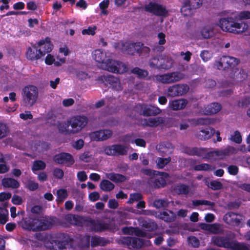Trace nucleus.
I'll return each instance as SVG.
<instances>
[{"label": "nucleus", "instance_id": "58836bf2", "mask_svg": "<svg viewBox=\"0 0 250 250\" xmlns=\"http://www.w3.org/2000/svg\"><path fill=\"white\" fill-rule=\"evenodd\" d=\"M100 187L104 191H110L114 188L115 186L108 180H103L100 183Z\"/></svg>", "mask_w": 250, "mask_h": 250}, {"label": "nucleus", "instance_id": "4468645a", "mask_svg": "<svg viewBox=\"0 0 250 250\" xmlns=\"http://www.w3.org/2000/svg\"><path fill=\"white\" fill-rule=\"evenodd\" d=\"M168 174L167 173H160L154 174L149 180V183L154 188H159L166 185V179L167 178Z\"/></svg>", "mask_w": 250, "mask_h": 250}, {"label": "nucleus", "instance_id": "4c0bfd02", "mask_svg": "<svg viewBox=\"0 0 250 250\" xmlns=\"http://www.w3.org/2000/svg\"><path fill=\"white\" fill-rule=\"evenodd\" d=\"M161 55L151 57L148 61V65L153 69H160Z\"/></svg>", "mask_w": 250, "mask_h": 250}, {"label": "nucleus", "instance_id": "f3484780", "mask_svg": "<svg viewBox=\"0 0 250 250\" xmlns=\"http://www.w3.org/2000/svg\"><path fill=\"white\" fill-rule=\"evenodd\" d=\"M145 10L157 16H164L167 13V11L165 7L155 3L150 2L146 5Z\"/></svg>", "mask_w": 250, "mask_h": 250}, {"label": "nucleus", "instance_id": "774afa93", "mask_svg": "<svg viewBox=\"0 0 250 250\" xmlns=\"http://www.w3.org/2000/svg\"><path fill=\"white\" fill-rule=\"evenodd\" d=\"M91 155L89 152H85L80 156L81 160L84 162H88L90 161Z\"/></svg>", "mask_w": 250, "mask_h": 250}, {"label": "nucleus", "instance_id": "c03bdc74", "mask_svg": "<svg viewBox=\"0 0 250 250\" xmlns=\"http://www.w3.org/2000/svg\"><path fill=\"white\" fill-rule=\"evenodd\" d=\"M202 36L205 39L212 37L214 35L213 28L212 26H206L201 31Z\"/></svg>", "mask_w": 250, "mask_h": 250}, {"label": "nucleus", "instance_id": "412c9836", "mask_svg": "<svg viewBox=\"0 0 250 250\" xmlns=\"http://www.w3.org/2000/svg\"><path fill=\"white\" fill-rule=\"evenodd\" d=\"M53 45L48 41V39L45 41H40L37 47H38L39 52L42 57L44 56L46 53L51 51Z\"/></svg>", "mask_w": 250, "mask_h": 250}, {"label": "nucleus", "instance_id": "9b49d317", "mask_svg": "<svg viewBox=\"0 0 250 250\" xmlns=\"http://www.w3.org/2000/svg\"><path fill=\"white\" fill-rule=\"evenodd\" d=\"M236 152L237 150L234 147L228 146L223 149H218L215 151H210L208 153V156L209 158L221 159L226 156L236 153Z\"/></svg>", "mask_w": 250, "mask_h": 250}, {"label": "nucleus", "instance_id": "3c124183", "mask_svg": "<svg viewBox=\"0 0 250 250\" xmlns=\"http://www.w3.org/2000/svg\"><path fill=\"white\" fill-rule=\"evenodd\" d=\"M209 232L213 234H222L223 233V229L219 224H211Z\"/></svg>", "mask_w": 250, "mask_h": 250}, {"label": "nucleus", "instance_id": "393cba45", "mask_svg": "<svg viewBox=\"0 0 250 250\" xmlns=\"http://www.w3.org/2000/svg\"><path fill=\"white\" fill-rule=\"evenodd\" d=\"M166 118L162 117H157L155 118H150L147 120H145L144 125L150 127H156L158 125L165 124Z\"/></svg>", "mask_w": 250, "mask_h": 250}, {"label": "nucleus", "instance_id": "c9c22d12", "mask_svg": "<svg viewBox=\"0 0 250 250\" xmlns=\"http://www.w3.org/2000/svg\"><path fill=\"white\" fill-rule=\"evenodd\" d=\"M141 225L148 231H153L157 229V225L151 220H142L140 221Z\"/></svg>", "mask_w": 250, "mask_h": 250}, {"label": "nucleus", "instance_id": "bf43d9fd", "mask_svg": "<svg viewBox=\"0 0 250 250\" xmlns=\"http://www.w3.org/2000/svg\"><path fill=\"white\" fill-rule=\"evenodd\" d=\"M239 106L246 107L250 104V97H245L242 98L238 102Z\"/></svg>", "mask_w": 250, "mask_h": 250}, {"label": "nucleus", "instance_id": "dca6fc26", "mask_svg": "<svg viewBox=\"0 0 250 250\" xmlns=\"http://www.w3.org/2000/svg\"><path fill=\"white\" fill-rule=\"evenodd\" d=\"M98 80L101 81L105 80L112 88L116 91H122L123 89L121 81L118 78L113 75H110L107 76H101L99 77Z\"/></svg>", "mask_w": 250, "mask_h": 250}, {"label": "nucleus", "instance_id": "de8ad7c7", "mask_svg": "<svg viewBox=\"0 0 250 250\" xmlns=\"http://www.w3.org/2000/svg\"><path fill=\"white\" fill-rule=\"evenodd\" d=\"M170 161L171 158L170 157L166 158H158L156 160V164L158 168H163Z\"/></svg>", "mask_w": 250, "mask_h": 250}, {"label": "nucleus", "instance_id": "cd10ccee", "mask_svg": "<svg viewBox=\"0 0 250 250\" xmlns=\"http://www.w3.org/2000/svg\"><path fill=\"white\" fill-rule=\"evenodd\" d=\"M26 56L28 59L31 60H38L42 57L36 45H33L32 47L28 48Z\"/></svg>", "mask_w": 250, "mask_h": 250}, {"label": "nucleus", "instance_id": "4be33fe9", "mask_svg": "<svg viewBox=\"0 0 250 250\" xmlns=\"http://www.w3.org/2000/svg\"><path fill=\"white\" fill-rule=\"evenodd\" d=\"M188 103V101L184 99L174 100L169 102L168 107L174 111L182 110L186 107Z\"/></svg>", "mask_w": 250, "mask_h": 250}, {"label": "nucleus", "instance_id": "680f3d73", "mask_svg": "<svg viewBox=\"0 0 250 250\" xmlns=\"http://www.w3.org/2000/svg\"><path fill=\"white\" fill-rule=\"evenodd\" d=\"M231 140L236 143L240 144L242 142V137L238 131H235L234 134L231 136Z\"/></svg>", "mask_w": 250, "mask_h": 250}, {"label": "nucleus", "instance_id": "09e8293b", "mask_svg": "<svg viewBox=\"0 0 250 250\" xmlns=\"http://www.w3.org/2000/svg\"><path fill=\"white\" fill-rule=\"evenodd\" d=\"M215 121L213 118H199L196 121V124L198 125H208L213 124Z\"/></svg>", "mask_w": 250, "mask_h": 250}, {"label": "nucleus", "instance_id": "79ce46f5", "mask_svg": "<svg viewBox=\"0 0 250 250\" xmlns=\"http://www.w3.org/2000/svg\"><path fill=\"white\" fill-rule=\"evenodd\" d=\"M6 204L4 207H0V224H4L8 221V211L5 208Z\"/></svg>", "mask_w": 250, "mask_h": 250}, {"label": "nucleus", "instance_id": "8fccbe9b", "mask_svg": "<svg viewBox=\"0 0 250 250\" xmlns=\"http://www.w3.org/2000/svg\"><path fill=\"white\" fill-rule=\"evenodd\" d=\"M46 165L44 162L42 161H36L33 163L32 166V170L35 172L40 170H43L45 168Z\"/></svg>", "mask_w": 250, "mask_h": 250}, {"label": "nucleus", "instance_id": "a19ab883", "mask_svg": "<svg viewBox=\"0 0 250 250\" xmlns=\"http://www.w3.org/2000/svg\"><path fill=\"white\" fill-rule=\"evenodd\" d=\"M57 201L59 204L62 203L68 197L67 190L65 189H60L57 191Z\"/></svg>", "mask_w": 250, "mask_h": 250}, {"label": "nucleus", "instance_id": "aec40b11", "mask_svg": "<svg viewBox=\"0 0 250 250\" xmlns=\"http://www.w3.org/2000/svg\"><path fill=\"white\" fill-rule=\"evenodd\" d=\"M174 148V146L168 142L160 143L156 146L158 152L163 156L171 154Z\"/></svg>", "mask_w": 250, "mask_h": 250}, {"label": "nucleus", "instance_id": "052dcab7", "mask_svg": "<svg viewBox=\"0 0 250 250\" xmlns=\"http://www.w3.org/2000/svg\"><path fill=\"white\" fill-rule=\"evenodd\" d=\"M188 243L195 248H197L200 245L199 240L195 236H190L188 238Z\"/></svg>", "mask_w": 250, "mask_h": 250}, {"label": "nucleus", "instance_id": "0eeeda50", "mask_svg": "<svg viewBox=\"0 0 250 250\" xmlns=\"http://www.w3.org/2000/svg\"><path fill=\"white\" fill-rule=\"evenodd\" d=\"M99 67L103 70L115 73L121 74L127 70V67L125 63L112 59L106 60Z\"/></svg>", "mask_w": 250, "mask_h": 250}, {"label": "nucleus", "instance_id": "2eb2a0df", "mask_svg": "<svg viewBox=\"0 0 250 250\" xmlns=\"http://www.w3.org/2000/svg\"><path fill=\"white\" fill-rule=\"evenodd\" d=\"M229 77L235 82H241L246 80L247 74L242 68L233 67L229 74Z\"/></svg>", "mask_w": 250, "mask_h": 250}, {"label": "nucleus", "instance_id": "b1692460", "mask_svg": "<svg viewBox=\"0 0 250 250\" xmlns=\"http://www.w3.org/2000/svg\"><path fill=\"white\" fill-rule=\"evenodd\" d=\"M142 109L143 115L146 116H156L162 112L159 108L151 105H144Z\"/></svg>", "mask_w": 250, "mask_h": 250}, {"label": "nucleus", "instance_id": "603ef678", "mask_svg": "<svg viewBox=\"0 0 250 250\" xmlns=\"http://www.w3.org/2000/svg\"><path fill=\"white\" fill-rule=\"evenodd\" d=\"M192 204L195 206H198L199 205H205L210 206L211 207H212L215 205V203L214 202L204 200H194L192 201Z\"/></svg>", "mask_w": 250, "mask_h": 250}, {"label": "nucleus", "instance_id": "bb28decb", "mask_svg": "<svg viewBox=\"0 0 250 250\" xmlns=\"http://www.w3.org/2000/svg\"><path fill=\"white\" fill-rule=\"evenodd\" d=\"M174 60L170 57L165 54H161L160 69L168 70L173 65Z\"/></svg>", "mask_w": 250, "mask_h": 250}, {"label": "nucleus", "instance_id": "a878e982", "mask_svg": "<svg viewBox=\"0 0 250 250\" xmlns=\"http://www.w3.org/2000/svg\"><path fill=\"white\" fill-rule=\"evenodd\" d=\"M211 242L219 247L228 248L229 246V240L226 237L214 236L212 237Z\"/></svg>", "mask_w": 250, "mask_h": 250}, {"label": "nucleus", "instance_id": "13d9d810", "mask_svg": "<svg viewBox=\"0 0 250 250\" xmlns=\"http://www.w3.org/2000/svg\"><path fill=\"white\" fill-rule=\"evenodd\" d=\"M77 77L80 80H84L90 78L88 74L83 70H78L76 73Z\"/></svg>", "mask_w": 250, "mask_h": 250}, {"label": "nucleus", "instance_id": "5fc2aeb1", "mask_svg": "<svg viewBox=\"0 0 250 250\" xmlns=\"http://www.w3.org/2000/svg\"><path fill=\"white\" fill-rule=\"evenodd\" d=\"M194 169L195 170L200 171V170H212L213 169L212 167L207 164H201L199 165H196L194 167Z\"/></svg>", "mask_w": 250, "mask_h": 250}, {"label": "nucleus", "instance_id": "338daca9", "mask_svg": "<svg viewBox=\"0 0 250 250\" xmlns=\"http://www.w3.org/2000/svg\"><path fill=\"white\" fill-rule=\"evenodd\" d=\"M42 210V207L40 205H35L30 208V211L33 214H40Z\"/></svg>", "mask_w": 250, "mask_h": 250}, {"label": "nucleus", "instance_id": "49530a36", "mask_svg": "<svg viewBox=\"0 0 250 250\" xmlns=\"http://www.w3.org/2000/svg\"><path fill=\"white\" fill-rule=\"evenodd\" d=\"M192 8L190 6V0H187L185 1L184 5L181 8V11L185 15H188L192 13Z\"/></svg>", "mask_w": 250, "mask_h": 250}, {"label": "nucleus", "instance_id": "7ed1b4c3", "mask_svg": "<svg viewBox=\"0 0 250 250\" xmlns=\"http://www.w3.org/2000/svg\"><path fill=\"white\" fill-rule=\"evenodd\" d=\"M219 26L224 31L234 34H240L246 31L248 25L243 21L235 22L232 18L228 17L221 19L219 21Z\"/></svg>", "mask_w": 250, "mask_h": 250}, {"label": "nucleus", "instance_id": "6ab92c4d", "mask_svg": "<svg viewBox=\"0 0 250 250\" xmlns=\"http://www.w3.org/2000/svg\"><path fill=\"white\" fill-rule=\"evenodd\" d=\"M54 160L59 164H65L67 166L71 165L74 163L72 156L67 153H61L56 155Z\"/></svg>", "mask_w": 250, "mask_h": 250}, {"label": "nucleus", "instance_id": "39448f33", "mask_svg": "<svg viewBox=\"0 0 250 250\" xmlns=\"http://www.w3.org/2000/svg\"><path fill=\"white\" fill-rule=\"evenodd\" d=\"M185 75L180 71H174L165 73L163 74H158L153 77V81L156 83L163 84H171L178 82L184 79Z\"/></svg>", "mask_w": 250, "mask_h": 250}, {"label": "nucleus", "instance_id": "ddd939ff", "mask_svg": "<svg viewBox=\"0 0 250 250\" xmlns=\"http://www.w3.org/2000/svg\"><path fill=\"white\" fill-rule=\"evenodd\" d=\"M188 89L187 84H175L168 87L167 94L171 97L182 96L186 94Z\"/></svg>", "mask_w": 250, "mask_h": 250}, {"label": "nucleus", "instance_id": "f257e3e1", "mask_svg": "<svg viewBox=\"0 0 250 250\" xmlns=\"http://www.w3.org/2000/svg\"><path fill=\"white\" fill-rule=\"evenodd\" d=\"M88 122L85 116H76L67 120L66 122L59 123L58 125L60 132L66 135L75 134L84 128Z\"/></svg>", "mask_w": 250, "mask_h": 250}, {"label": "nucleus", "instance_id": "e2e57ef3", "mask_svg": "<svg viewBox=\"0 0 250 250\" xmlns=\"http://www.w3.org/2000/svg\"><path fill=\"white\" fill-rule=\"evenodd\" d=\"M8 133V127L3 124L0 123V139L6 136Z\"/></svg>", "mask_w": 250, "mask_h": 250}, {"label": "nucleus", "instance_id": "6e6552de", "mask_svg": "<svg viewBox=\"0 0 250 250\" xmlns=\"http://www.w3.org/2000/svg\"><path fill=\"white\" fill-rule=\"evenodd\" d=\"M128 149V146L117 144L105 146L104 152L108 156H120L126 155Z\"/></svg>", "mask_w": 250, "mask_h": 250}, {"label": "nucleus", "instance_id": "72a5a7b5", "mask_svg": "<svg viewBox=\"0 0 250 250\" xmlns=\"http://www.w3.org/2000/svg\"><path fill=\"white\" fill-rule=\"evenodd\" d=\"M2 185L7 188H17L20 186V183L15 179L11 178H5L2 180Z\"/></svg>", "mask_w": 250, "mask_h": 250}, {"label": "nucleus", "instance_id": "473e14b6", "mask_svg": "<svg viewBox=\"0 0 250 250\" xmlns=\"http://www.w3.org/2000/svg\"><path fill=\"white\" fill-rule=\"evenodd\" d=\"M221 109V106L218 103H213L204 107L203 112L205 114L211 115L217 113Z\"/></svg>", "mask_w": 250, "mask_h": 250}, {"label": "nucleus", "instance_id": "6e6d98bb", "mask_svg": "<svg viewBox=\"0 0 250 250\" xmlns=\"http://www.w3.org/2000/svg\"><path fill=\"white\" fill-rule=\"evenodd\" d=\"M142 198V195L139 193H135L130 195L128 203L131 204L135 202H138Z\"/></svg>", "mask_w": 250, "mask_h": 250}, {"label": "nucleus", "instance_id": "c85d7f7f", "mask_svg": "<svg viewBox=\"0 0 250 250\" xmlns=\"http://www.w3.org/2000/svg\"><path fill=\"white\" fill-rule=\"evenodd\" d=\"M105 177L115 183H123L127 180L125 175L114 172L105 173Z\"/></svg>", "mask_w": 250, "mask_h": 250}, {"label": "nucleus", "instance_id": "37998d69", "mask_svg": "<svg viewBox=\"0 0 250 250\" xmlns=\"http://www.w3.org/2000/svg\"><path fill=\"white\" fill-rule=\"evenodd\" d=\"M174 190L178 194H187L189 192V187L184 184L178 185L174 187Z\"/></svg>", "mask_w": 250, "mask_h": 250}, {"label": "nucleus", "instance_id": "c756f323", "mask_svg": "<svg viewBox=\"0 0 250 250\" xmlns=\"http://www.w3.org/2000/svg\"><path fill=\"white\" fill-rule=\"evenodd\" d=\"M110 242V240L104 237L98 236H92L91 238V245L92 247L105 246Z\"/></svg>", "mask_w": 250, "mask_h": 250}, {"label": "nucleus", "instance_id": "5701e85b", "mask_svg": "<svg viewBox=\"0 0 250 250\" xmlns=\"http://www.w3.org/2000/svg\"><path fill=\"white\" fill-rule=\"evenodd\" d=\"M122 232L125 234H129V235H135L141 237H148L147 233L141 230L138 228H133L132 227H124L122 229Z\"/></svg>", "mask_w": 250, "mask_h": 250}, {"label": "nucleus", "instance_id": "864d4df0", "mask_svg": "<svg viewBox=\"0 0 250 250\" xmlns=\"http://www.w3.org/2000/svg\"><path fill=\"white\" fill-rule=\"evenodd\" d=\"M168 205V202L165 200L158 199L153 203V206L157 208H165L167 207Z\"/></svg>", "mask_w": 250, "mask_h": 250}, {"label": "nucleus", "instance_id": "2f4dec72", "mask_svg": "<svg viewBox=\"0 0 250 250\" xmlns=\"http://www.w3.org/2000/svg\"><path fill=\"white\" fill-rule=\"evenodd\" d=\"M92 229L95 231H102L110 229L109 224L102 221L91 222Z\"/></svg>", "mask_w": 250, "mask_h": 250}, {"label": "nucleus", "instance_id": "4d7b16f0", "mask_svg": "<svg viewBox=\"0 0 250 250\" xmlns=\"http://www.w3.org/2000/svg\"><path fill=\"white\" fill-rule=\"evenodd\" d=\"M212 53L208 50H203L201 52L200 57L204 62H207L212 57Z\"/></svg>", "mask_w": 250, "mask_h": 250}, {"label": "nucleus", "instance_id": "a211bd4d", "mask_svg": "<svg viewBox=\"0 0 250 250\" xmlns=\"http://www.w3.org/2000/svg\"><path fill=\"white\" fill-rule=\"evenodd\" d=\"M223 220L228 224L238 226L243 220V216L239 214L230 212L224 215Z\"/></svg>", "mask_w": 250, "mask_h": 250}, {"label": "nucleus", "instance_id": "20e7f679", "mask_svg": "<svg viewBox=\"0 0 250 250\" xmlns=\"http://www.w3.org/2000/svg\"><path fill=\"white\" fill-rule=\"evenodd\" d=\"M39 91L38 88L33 85L25 86L22 89L21 95L22 102L26 106H32L38 98Z\"/></svg>", "mask_w": 250, "mask_h": 250}, {"label": "nucleus", "instance_id": "423d86ee", "mask_svg": "<svg viewBox=\"0 0 250 250\" xmlns=\"http://www.w3.org/2000/svg\"><path fill=\"white\" fill-rule=\"evenodd\" d=\"M240 62L239 59L229 56H223L214 62L213 66L218 70H226L229 67H235Z\"/></svg>", "mask_w": 250, "mask_h": 250}, {"label": "nucleus", "instance_id": "0e129e2a", "mask_svg": "<svg viewBox=\"0 0 250 250\" xmlns=\"http://www.w3.org/2000/svg\"><path fill=\"white\" fill-rule=\"evenodd\" d=\"M210 188L213 190H219L223 188L222 183L217 181H212L210 183Z\"/></svg>", "mask_w": 250, "mask_h": 250}, {"label": "nucleus", "instance_id": "e433bc0d", "mask_svg": "<svg viewBox=\"0 0 250 250\" xmlns=\"http://www.w3.org/2000/svg\"><path fill=\"white\" fill-rule=\"evenodd\" d=\"M160 218L166 222H170L174 221L176 218L175 214L171 211L167 210L161 213L159 215Z\"/></svg>", "mask_w": 250, "mask_h": 250}, {"label": "nucleus", "instance_id": "f8f14e48", "mask_svg": "<svg viewBox=\"0 0 250 250\" xmlns=\"http://www.w3.org/2000/svg\"><path fill=\"white\" fill-rule=\"evenodd\" d=\"M142 45V43L141 42H123L119 44V47L124 53L133 55L136 52L139 53Z\"/></svg>", "mask_w": 250, "mask_h": 250}, {"label": "nucleus", "instance_id": "ea45409f", "mask_svg": "<svg viewBox=\"0 0 250 250\" xmlns=\"http://www.w3.org/2000/svg\"><path fill=\"white\" fill-rule=\"evenodd\" d=\"M215 132V130L211 127L201 130V133L200 134L201 139L204 140L208 139L212 136Z\"/></svg>", "mask_w": 250, "mask_h": 250}, {"label": "nucleus", "instance_id": "7c9ffc66", "mask_svg": "<svg viewBox=\"0 0 250 250\" xmlns=\"http://www.w3.org/2000/svg\"><path fill=\"white\" fill-rule=\"evenodd\" d=\"M93 59L99 63V65H101L102 63H104L106 58V54L101 49H96L92 53Z\"/></svg>", "mask_w": 250, "mask_h": 250}, {"label": "nucleus", "instance_id": "a18cd8bd", "mask_svg": "<svg viewBox=\"0 0 250 250\" xmlns=\"http://www.w3.org/2000/svg\"><path fill=\"white\" fill-rule=\"evenodd\" d=\"M131 73L137 75L140 78H145L148 75V72L147 70L142 69L137 67L131 70Z\"/></svg>", "mask_w": 250, "mask_h": 250}, {"label": "nucleus", "instance_id": "9d476101", "mask_svg": "<svg viewBox=\"0 0 250 250\" xmlns=\"http://www.w3.org/2000/svg\"><path fill=\"white\" fill-rule=\"evenodd\" d=\"M113 131L108 129H102L91 132L89 137L91 140L96 142L106 141L112 137Z\"/></svg>", "mask_w": 250, "mask_h": 250}, {"label": "nucleus", "instance_id": "f704fd0d", "mask_svg": "<svg viewBox=\"0 0 250 250\" xmlns=\"http://www.w3.org/2000/svg\"><path fill=\"white\" fill-rule=\"evenodd\" d=\"M64 220L67 223L74 225H80L82 224V218L78 215L68 214L64 216Z\"/></svg>", "mask_w": 250, "mask_h": 250}, {"label": "nucleus", "instance_id": "1a4fd4ad", "mask_svg": "<svg viewBox=\"0 0 250 250\" xmlns=\"http://www.w3.org/2000/svg\"><path fill=\"white\" fill-rule=\"evenodd\" d=\"M119 244L126 247L129 249H139L144 244L142 239L136 237H122L117 240Z\"/></svg>", "mask_w": 250, "mask_h": 250}, {"label": "nucleus", "instance_id": "f03ea898", "mask_svg": "<svg viewBox=\"0 0 250 250\" xmlns=\"http://www.w3.org/2000/svg\"><path fill=\"white\" fill-rule=\"evenodd\" d=\"M55 222V218L47 216H40L37 218H26L22 222V227L32 231L45 230L52 227Z\"/></svg>", "mask_w": 250, "mask_h": 250}, {"label": "nucleus", "instance_id": "69168bd1", "mask_svg": "<svg viewBox=\"0 0 250 250\" xmlns=\"http://www.w3.org/2000/svg\"><path fill=\"white\" fill-rule=\"evenodd\" d=\"M150 52V49L147 46H144L143 44H142V45L141 46V48L139 50V53H140L142 55L147 57L149 55Z\"/></svg>", "mask_w": 250, "mask_h": 250}]
</instances>
